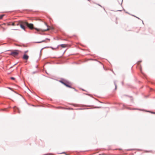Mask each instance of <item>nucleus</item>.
<instances>
[{
	"label": "nucleus",
	"instance_id": "1",
	"mask_svg": "<svg viewBox=\"0 0 155 155\" xmlns=\"http://www.w3.org/2000/svg\"><path fill=\"white\" fill-rule=\"evenodd\" d=\"M27 27L31 29H32L34 28L38 31H41L42 32H44L49 30L50 29L49 28H48L47 24L45 23H44L41 25V28L39 29L36 28H34L33 25L32 24H29L28 22V25H27Z\"/></svg>",
	"mask_w": 155,
	"mask_h": 155
},
{
	"label": "nucleus",
	"instance_id": "2",
	"mask_svg": "<svg viewBox=\"0 0 155 155\" xmlns=\"http://www.w3.org/2000/svg\"><path fill=\"white\" fill-rule=\"evenodd\" d=\"M28 22L26 21H21L20 27L24 30H25V26H27Z\"/></svg>",
	"mask_w": 155,
	"mask_h": 155
},
{
	"label": "nucleus",
	"instance_id": "3",
	"mask_svg": "<svg viewBox=\"0 0 155 155\" xmlns=\"http://www.w3.org/2000/svg\"><path fill=\"white\" fill-rule=\"evenodd\" d=\"M19 54V51L18 50L15 51L10 53V54L13 56L14 57H15L17 56Z\"/></svg>",
	"mask_w": 155,
	"mask_h": 155
},
{
	"label": "nucleus",
	"instance_id": "4",
	"mask_svg": "<svg viewBox=\"0 0 155 155\" xmlns=\"http://www.w3.org/2000/svg\"><path fill=\"white\" fill-rule=\"evenodd\" d=\"M71 84L68 81H66V82L65 83L64 85L66 86V87H70V88H71Z\"/></svg>",
	"mask_w": 155,
	"mask_h": 155
},
{
	"label": "nucleus",
	"instance_id": "5",
	"mask_svg": "<svg viewBox=\"0 0 155 155\" xmlns=\"http://www.w3.org/2000/svg\"><path fill=\"white\" fill-rule=\"evenodd\" d=\"M22 58L23 59L27 60L29 58V56L26 54H24Z\"/></svg>",
	"mask_w": 155,
	"mask_h": 155
},
{
	"label": "nucleus",
	"instance_id": "6",
	"mask_svg": "<svg viewBox=\"0 0 155 155\" xmlns=\"http://www.w3.org/2000/svg\"><path fill=\"white\" fill-rule=\"evenodd\" d=\"M21 21H15V26H20L21 24Z\"/></svg>",
	"mask_w": 155,
	"mask_h": 155
},
{
	"label": "nucleus",
	"instance_id": "7",
	"mask_svg": "<svg viewBox=\"0 0 155 155\" xmlns=\"http://www.w3.org/2000/svg\"><path fill=\"white\" fill-rule=\"evenodd\" d=\"M60 46L61 47L64 48L67 47V45L66 44H61Z\"/></svg>",
	"mask_w": 155,
	"mask_h": 155
},
{
	"label": "nucleus",
	"instance_id": "8",
	"mask_svg": "<svg viewBox=\"0 0 155 155\" xmlns=\"http://www.w3.org/2000/svg\"><path fill=\"white\" fill-rule=\"evenodd\" d=\"M13 108H14V110L16 111L17 110H18V111L19 112V111H18V109L17 107H16V106H15Z\"/></svg>",
	"mask_w": 155,
	"mask_h": 155
},
{
	"label": "nucleus",
	"instance_id": "9",
	"mask_svg": "<svg viewBox=\"0 0 155 155\" xmlns=\"http://www.w3.org/2000/svg\"><path fill=\"white\" fill-rule=\"evenodd\" d=\"M66 81H59L63 84L64 85L66 82Z\"/></svg>",
	"mask_w": 155,
	"mask_h": 155
},
{
	"label": "nucleus",
	"instance_id": "10",
	"mask_svg": "<svg viewBox=\"0 0 155 155\" xmlns=\"http://www.w3.org/2000/svg\"><path fill=\"white\" fill-rule=\"evenodd\" d=\"M12 26H15V22H12Z\"/></svg>",
	"mask_w": 155,
	"mask_h": 155
},
{
	"label": "nucleus",
	"instance_id": "11",
	"mask_svg": "<svg viewBox=\"0 0 155 155\" xmlns=\"http://www.w3.org/2000/svg\"><path fill=\"white\" fill-rule=\"evenodd\" d=\"M12 25V24H11V23L9 22L8 23V26H10Z\"/></svg>",
	"mask_w": 155,
	"mask_h": 155
},
{
	"label": "nucleus",
	"instance_id": "12",
	"mask_svg": "<svg viewBox=\"0 0 155 155\" xmlns=\"http://www.w3.org/2000/svg\"><path fill=\"white\" fill-rule=\"evenodd\" d=\"M11 79L13 80H14L15 79V78L13 77H11Z\"/></svg>",
	"mask_w": 155,
	"mask_h": 155
},
{
	"label": "nucleus",
	"instance_id": "13",
	"mask_svg": "<svg viewBox=\"0 0 155 155\" xmlns=\"http://www.w3.org/2000/svg\"><path fill=\"white\" fill-rule=\"evenodd\" d=\"M3 15H1V16L0 17V19H2V17H3Z\"/></svg>",
	"mask_w": 155,
	"mask_h": 155
},
{
	"label": "nucleus",
	"instance_id": "14",
	"mask_svg": "<svg viewBox=\"0 0 155 155\" xmlns=\"http://www.w3.org/2000/svg\"><path fill=\"white\" fill-rule=\"evenodd\" d=\"M28 51H25V53H24V54H26V53L27 52H28Z\"/></svg>",
	"mask_w": 155,
	"mask_h": 155
},
{
	"label": "nucleus",
	"instance_id": "15",
	"mask_svg": "<svg viewBox=\"0 0 155 155\" xmlns=\"http://www.w3.org/2000/svg\"><path fill=\"white\" fill-rule=\"evenodd\" d=\"M115 89H116L117 88V85L116 84H115Z\"/></svg>",
	"mask_w": 155,
	"mask_h": 155
},
{
	"label": "nucleus",
	"instance_id": "16",
	"mask_svg": "<svg viewBox=\"0 0 155 155\" xmlns=\"http://www.w3.org/2000/svg\"><path fill=\"white\" fill-rule=\"evenodd\" d=\"M44 41H41V42H39L38 43H41V42H44Z\"/></svg>",
	"mask_w": 155,
	"mask_h": 155
}]
</instances>
